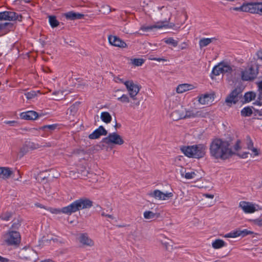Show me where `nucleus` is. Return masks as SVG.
Returning <instances> with one entry per match:
<instances>
[{"mask_svg": "<svg viewBox=\"0 0 262 262\" xmlns=\"http://www.w3.org/2000/svg\"><path fill=\"white\" fill-rule=\"evenodd\" d=\"M209 150L211 158L216 160L225 161L235 154L229 141L218 138L211 140Z\"/></svg>", "mask_w": 262, "mask_h": 262, "instance_id": "obj_1", "label": "nucleus"}, {"mask_svg": "<svg viewBox=\"0 0 262 262\" xmlns=\"http://www.w3.org/2000/svg\"><path fill=\"white\" fill-rule=\"evenodd\" d=\"M207 146L204 144H199L192 146H183L181 148L182 152L189 158L200 159L206 154Z\"/></svg>", "mask_w": 262, "mask_h": 262, "instance_id": "obj_2", "label": "nucleus"}, {"mask_svg": "<svg viewBox=\"0 0 262 262\" xmlns=\"http://www.w3.org/2000/svg\"><path fill=\"white\" fill-rule=\"evenodd\" d=\"M251 63L248 66V68L245 69L238 68L239 70L238 76L241 75V79L243 81L252 80L256 78L258 74V65L255 63V61H251Z\"/></svg>", "mask_w": 262, "mask_h": 262, "instance_id": "obj_3", "label": "nucleus"}, {"mask_svg": "<svg viewBox=\"0 0 262 262\" xmlns=\"http://www.w3.org/2000/svg\"><path fill=\"white\" fill-rule=\"evenodd\" d=\"M68 208V212L71 214L80 210L90 208L93 206V202L86 198H81L74 201Z\"/></svg>", "mask_w": 262, "mask_h": 262, "instance_id": "obj_4", "label": "nucleus"}, {"mask_svg": "<svg viewBox=\"0 0 262 262\" xmlns=\"http://www.w3.org/2000/svg\"><path fill=\"white\" fill-rule=\"evenodd\" d=\"M21 241L20 233L15 230H10L5 235V242L8 245L18 246Z\"/></svg>", "mask_w": 262, "mask_h": 262, "instance_id": "obj_5", "label": "nucleus"}, {"mask_svg": "<svg viewBox=\"0 0 262 262\" xmlns=\"http://www.w3.org/2000/svg\"><path fill=\"white\" fill-rule=\"evenodd\" d=\"M223 62V73L231 79V80L233 81L238 78V74L239 70L238 68L231 66L227 62Z\"/></svg>", "mask_w": 262, "mask_h": 262, "instance_id": "obj_6", "label": "nucleus"}, {"mask_svg": "<svg viewBox=\"0 0 262 262\" xmlns=\"http://www.w3.org/2000/svg\"><path fill=\"white\" fill-rule=\"evenodd\" d=\"M102 141L107 145L113 144L121 145L124 142L122 137L116 133L110 134L107 137L104 138Z\"/></svg>", "mask_w": 262, "mask_h": 262, "instance_id": "obj_7", "label": "nucleus"}, {"mask_svg": "<svg viewBox=\"0 0 262 262\" xmlns=\"http://www.w3.org/2000/svg\"><path fill=\"white\" fill-rule=\"evenodd\" d=\"M124 85L128 92L130 97L134 100H136V96L139 93L141 86L135 84L133 80L125 81Z\"/></svg>", "mask_w": 262, "mask_h": 262, "instance_id": "obj_8", "label": "nucleus"}, {"mask_svg": "<svg viewBox=\"0 0 262 262\" xmlns=\"http://www.w3.org/2000/svg\"><path fill=\"white\" fill-rule=\"evenodd\" d=\"M241 93L242 91L240 88H235L227 97L225 100L226 102L235 104L238 101V99L241 97Z\"/></svg>", "mask_w": 262, "mask_h": 262, "instance_id": "obj_9", "label": "nucleus"}, {"mask_svg": "<svg viewBox=\"0 0 262 262\" xmlns=\"http://www.w3.org/2000/svg\"><path fill=\"white\" fill-rule=\"evenodd\" d=\"M148 195L159 200H166L167 198H171L173 196V193L172 192L164 193L159 190L156 189L150 192Z\"/></svg>", "mask_w": 262, "mask_h": 262, "instance_id": "obj_10", "label": "nucleus"}, {"mask_svg": "<svg viewBox=\"0 0 262 262\" xmlns=\"http://www.w3.org/2000/svg\"><path fill=\"white\" fill-rule=\"evenodd\" d=\"M109 43L113 46L120 48L127 47V44L119 37L115 35H109L108 37Z\"/></svg>", "mask_w": 262, "mask_h": 262, "instance_id": "obj_11", "label": "nucleus"}, {"mask_svg": "<svg viewBox=\"0 0 262 262\" xmlns=\"http://www.w3.org/2000/svg\"><path fill=\"white\" fill-rule=\"evenodd\" d=\"M248 9L249 13L262 15V3H248Z\"/></svg>", "mask_w": 262, "mask_h": 262, "instance_id": "obj_12", "label": "nucleus"}, {"mask_svg": "<svg viewBox=\"0 0 262 262\" xmlns=\"http://www.w3.org/2000/svg\"><path fill=\"white\" fill-rule=\"evenodd\" d=\"M169 19L170 18H169L168 20L157 22V24L154 25H150L147 26H143L140 28V30H142L144 32H147L154 29H161L163 27H166L168 26L167 24Z\"/></svg>", "mask_w": 262, "mask_h": 262, "instance_id": "obj_13", "label": "nucleus"}, {"mask_svg": "<svg viewBox=\"0 0 262 262\" xmlns=\"http://www.w3.org/2000/svg\"><path fill=\"white\" fill-rule=\"evenodd\" d=\"M239 206L246 213H252L257 210L254 205L248 202L242 201L239 203Z\"/></svg>", "mask_w": 262, "mask_h": 262, "instance_id": "obj_14", "label": "nucleus"}, {"mask_svg": "<svg viewBox=\"0 0 262 262\" xmlns=\"http://www.w3.org/2000/svg\"><path fill=\"white\" fill-rule=\"evenodd\" d=\"M4 20L14 21L18 20V21H21L22 16L21 15H19L17 13L12 11H4Z\"/></svg>", "mask_w": 262, "mask_h": 262, "instance_id": "obj_15", "label": "nucleus"}, {"mask_svg": "<svg viewBox=\"0 0 262 262\" xmlns=\"http://www.w3.org/2000/svg\"><path fill=\"white\" fill-rule=\"evenodd\" d=\"M78 241L83 246L92 247L94 246V242L89 237L86 233H81L78 237Z\"/></svg>", "mask_w": 262, "mask_h": 262, "instance_id": "obj_16", "label": "nucleus"}, {"mask_svg": "<svg viewBox=\"0 0 262 262\" xmlns=\"http://www.w3.org/2000/svg\"><path fill=\"white\" fill-rule=\"evenodd\" d=\"M107 134V131L104 128L103 126H100L92 134L89 135V138L91 139H98L102 135L106 136Z\"/></svg>", "mask_w": 262, "mask_h": 262, "instance_id": "obj_17", "label": "nucleus"}, {"mask_svg": "<svg viewBox=\"0 0 262 262\" xmlns=\"http://www.w3.org/2000/svg\"><path fill=\"white\" fill-rule=\"evenodd\" d=\"M21 119L32 120L37 119L39 117L38 113L33 111H28L27 112L21 113L20 114Z\"/></svg>", "mask_w": 262, "mask_h": 262, "instance_id": "obj_18", "label": "nucleus"}, {"mask_svg": "<svg viewBox=\"0 0 262 262\" xmlns=\"http://www.w3.org/2000/svg\"><path fill=\"white\" fill-rule=\"evenodd\" d=\"M69 207V206L64 207L62 208L61 209H58V208H54L52 207H49L46 210L50 211L51 213L53 214H59L61 213L68 214V215H71L70 211L68 212V208Z\"/></svg>", "mask_w": 262, "mask_h": 262, "instance_id": "obj_19", "label": "nucleus"}, {"mask_svg": "<svg viewBox=\"0 0 262 262\" xmlns=\"http://www.w3.org/2000/svg\"><path fill=\"white\" fill-rule=\"evenodd\" d=\"M194 86L190 84L184 83L179 84L177 88V92L178 93H183L186 91L193 90Z\"/></svg>", "mask_w": 262, "mask_h": 262, "instance_id": "obj_20", "label": "nucleus"}, {"mask_svg": "<svg viewBox=\"0 0 262 262\" xmlns=\"http://www.w3.org/2000/svg\"><path fill=\"white\" fill-rule=\"evenodd\" d=\"M67 19L70 20L79 19L83 17L84 15L79 13L74 12L73 11L69 12L64 14Z\"/></svg>", "mask_w": 262, "mask_h": 262, "instance_id": "obj_21", "label": "nucleus"}, {"mask_svg": "<svg viewBox=\"0 0 262 262\" xmlns=\"http://www.w3.org/2000/svg\"><path fill=\"white\" fill-rule=\"evenodd\" d=\"M213 97L210 94H206L201 96L199 98V102L202 104H208L212 101Z\"/></svg>", "mask_w": 262, "mask_h": 262, "instance_id": "obj_22", "label": "nucleus"}, {"mask_svg": "<svg viewBox=\"0 0 262 262\" xmlns=\"http://www.w3.org/2000/svg\"><path fill=\"white\" fill-rule=\"evenodd\" d=\"M13 173L12 171L8 167H0V178L7 179Z\"/></svg>", "mask_w": 262, "mask_h": 262, "instance_id": "obj_23", "label": "nucleus"}, {"mask_svg": "<svg viewBox=\"0 0 262 262\" xmlns=\"http://www.w3.org/2000/svg\"><path fill=\"white\" fill-rule=\"evenodd\" d=\"M182 115H185V110L183 108L175 110L171 113V116L173 117V119L176 120L184 119L185 118L180 117Z\"/></svg>", "mask_w": 262, "mask_h": 262, "instance_id": "obj_24", "label": "nucleus"}, {"mask_svg": "<svg viewBox=\"0 0 262 262\" xmlns=\"http://www.w3.org/2000/svg\"><path fill=\"white\" fill-rule=\"evenodd\" d=\"M221 74H224L222 62L215 66L212 71V74L214 76H219Z\"/></svg>", "mask_w": 262, "mask_h": 262, "instance_id": "obj_25", "label": "nucleus"}, {"mask_svg": "<svg viewBox=\"0 0 262 262\" xmlns=\"http://www.w3.org/2000/svg\"><path fill=\"white\" fill-rule=\"evenodd\" d=\"M143 216L146 219H157L160 216V213H154L150 211H146L144 212Z\"/></svg>", "mask_w": 262, "mask_h": 262, "instance_id": "obj_26", "label": "nucleus"}, {"mask_svg": "<svg viewBox=\"0 0 262 262\" xmlns=\"http://www.w3.org/2000/svg\"><path fill=\"white\" fill-rule=\"evenodd\" d=\"M214 38H203L201 39L199 41V46L200 48H202L203 47H206L208 45H209L213 40H214Z\"/></svg>", "mask_w": 262, "mask_h": 262, "instance_id": "obj_27", "label": "nucleus"}, {"mask_svg": "<svg viewBox=\"0 0 262 262\" xmlns=\"http://www.w3.org/2000/svg\"><path fill=\"white\" fill-rule=\"evenodd\" d=\"M100 118L102 121L106 123H110L112 120V116L107 112L101 113Z\"/></svg>", "mask_w": 262, "mask_h": 262, "instance_id": "obj_28", "label": "nucleus"}, {"mask_svg": "<svg viewBox=\"0 0 262 262\" xmlns=\"http://www.w3.org/2000/svg\"><path fill=\"white\" fill-rule=\"evenodd\" d=\"M225 246V242L221 239H215L212 243V246L214 249H220Z\"/></svg>", "mask_w": 262, "mask_h": 262, "instance_id": "obj_29", "label": "nucleus"}, {"mask_svg": "<svg viewBox=\"0 0 262 262\" xmlns=\"http://www.w3.org/2000/svg\"><path fill=\"white\" fill-rule=\"evenodd\" d=\"M49 21L52 28L57 27L59 24V21L56 19V17L54 15L49 16Z\"/></svg>", "mask_w": 262, "mask_h": 262, "instance_id": "obj_30", "label": "nucleus"}, {"mask_svg": "<svg viewBox=\"0 0 262 262\" xmlns=\"http://www.w3.org/2000/svg\"><path fill=\"white\" fill-rule=\"evenodd\" d=\"M255 94L252 92L246 93L244 95L245 101L248 102L255 99Z\"/></svg>", "mask_w": 262, "mask_h": 262, "instance_id": "obj_31", "label": "nucleus"}, {"mask_svg": "<svg viewBox=\"0 0 262 262\" xmlns=\"http://www.w3.org/2000/svg\"><path fill=\"white\" fill-rule=\"evenodd\" d=\"M195 117L207 118L209 117V113L205 110H199L195 111Z\"/></svg>", "mask_w": 262, "mask_h": 262, "instance_id": "obj_32", "label": "nucleus"}, {"mask_svg": "<svg viewBox=\"0 0 262 262\" xmlns=\"http://www.w3.org/2000/svg\"><path fill=\"white\" fill-rule=\"evenodd\" d=\"M241 115L244 117L250 116L252 113V110L250 107H245L241 111Z\"/></svg>", "mask_w": 262, "mask_h": 262, "instance_id": "obj_33", "label": "nucleus"}, {"mask_svg": "<svg viewBox=\"0 0 262 262\" xmlns=\"http://www.w3.org/2000/svg\"><path fill=\"white\" fill-rule=\"evenodd\" d=\"M21 225V222L19 219H15L12 221V224L10 230H15L18 229Z\"/></svg>", "mask_w": 262, "mask_h": 262, "instance_id": "obj_34", "label": "nucleus"}, {"mask_svg": "<svg viewBox=\"0 0 262 262\" xmlns=\"http://www.w3.org/2000/svg\"><path fill=\"white\" fill-rule=\"evenodd\" d=\"M117 99L122 103H129L130 102V99L126 94H123L120 96H118Z\"/></svg>", "mask_w": 262, "mask_h": 262, "instance_id": "obj_35", "label": "nucleus"}, {"mask_svg": "<svg viewBox=\"0 0 262 262\" xmlns=\"http://www.w3.org/2000/svg\"><path fill=\"white\" fill-rule=\"evenodd\" d=\"M78 104L77 103L72 105L68 110L67 114L69 113L70 115H74L77 111Z\"/></svg>", "mask_w": 262, "mask_h": 262, "instance_id": "obj_36", "label": "nucleus"}, {"mask_svg": "<svg viewBox=\"0 0 262 262\" xmlns=\"http://www.w3.org/2000/svg\"><path fill=\"white\" fill-rule=\"evenodd\" d=\"M12 214L9 212H6L5 213H3L0 215V219L4 221H9L10 219L12 217Z\"/></svg>", "mask_w": 262, "mask_h": 262, "instance_id": "obj_37", "label": "nucleus"}, {"mask_svg": "<svg viewBox=\"0 0 262 262\" xmlns=\"http://www.w3.org/2000/svg\"><path fill=\"white\" fill-rule=\"evenodd\" d=\"M195 112L193 111H185V115H181L180 117L181 118H194L195 117Z\"/></svg>", "mask_w": 262, "mask_h": 262, "instance_id": "obj_38", "label": "nucleus"}, {"mask_svg": "<svg viewBox=\"0 0 262 262\" xmlns=\"http://www.w3.org/2000/svg\"><path fill=\"white\" fill-rule=\"evenodd\" d=\"M37 93H39V91H31L30 92L26 93L25 94V96H26L27 99L30 100L35 97L37 96Z\"/></svg>", "mask_w": 262, "mask_h": 262, "instance_id": "obj_39", "label": "nucleus"}, {"mask_svg": "<svg viewBox=\"0 0 262 262\" xmlns=\"http://www.w3.org/2000/svg\"><path fill=\"white\" fill-rule=\"evenodd\" d=\"M235 11H243L245 12H248V3L246 4H243L241 7H235L233 9Z\"/></svg>", "mask_w": 262, "mask_h": 262, "instance_id": "obj_40", "label": "nucleus"}, {"mask_svg": "<svg viewBox=\"0 0 262 262\" xmlns=\"http://www.w3.org/2000/svg\"><path fill=\"white\" fill-rule=\"evenodd\" d=\"M164 42L167 44L171 45L172 46L176 47L178 45V41L175 40L173 38L169 37L165 39Z\"/></svg>", "mask_w": 262, "mask_h": 262, "instance_id": "obj_41", "label": "nucleus"}, {"mask_svg": "<svg viewBox=\"0 0 262 262\" xmlns=\"http://www.w3.org/2000/svg\"><path fill=\"white\" fill-rule=\"evenodd\" d=\"M239 236H242L245 237L247 235L249 234H252L253 233V232L249 231L247 229H244V230H238Z\"/></svg>", "mask_w": 262, "mask_h": 262, "instance_id": "obj_42", "label": "nucleus"}, {"mask_svg": "<svg viewBox=\"0 0 262 262\" xmlns=\"http://www.w3.org/2000/svg\"><path fill=\"white\" fill-rule=\"evenodd\" d=\"M164 238L166 239V237L163 234H160L159 235L158 239L159 242H160L167 249L169 245V243L164 241Z\"/></svg>", "mask_w": 262, "mask_h": 262, "instance_id": "obj_43", "label": "nucleus"}, {"mask_svg": "<svg viewBox=\"0 0 262 262\" xmlns=\"http://www.w3.org/2000/svg\"><path fill=\"white\" fill-rule=\"evenodd\" d=\"M144 62V60L142 58H135L132 60V63L136 66H141Z\"/></svg>", "mask_w": 262, "mask_h": 262, "instance_id": "obj_44", "label": "nucleus"}, {"mask_svg": "<svg viewBox=\"0 0 262 262\" xmlns=\"http://www.w3.org/2000/svg\"><path fill=\"white\" fill-rule=\"evenodd\" d=\"M41 146H40L39 144H36L32 142H29L28 144H27V149H30L31 150L37 149L39 147H40Z\"/></svg>", "mask_w": 262, "mask_h": 262, "instance_id": "obj_45", "label": "nucleus"}, {"mask_svg": "<svg viewBox=\"0 0 262 262\" xmlns=\"http://www.w3.org/2000/svg\"><path fill=\"white\" fill-rule=\"evenodd\" d=\"M239 233L238 230H236V231H233L232 232H231L228 234H227L225 237H232V238H235L236 237L239 236Z\"/></svg>", "mask_w": 262, "mask_h": 262, "instance_id": "obj_46", "label": "nucleus"}, {"mask_svg": "<svg viewBox=\"0 0 262 262\" xmlns=\"http://www.w3.org/2000/svg\"><path fill=\"white\" fill-rule=\"evenodd\" d=\"M56 124L47 125L41 127L40 129L42 130H46V129H48L51 130H53L56 128Z\"/></svg>", "mask_w": 262, "mask_h": 262, "instance_id": "obj_47", "label": "nucleus"}, {"mask_svg": "<svg viewBox=\"0 0 262 262\" xmlns=\"http://www.w3.org/2000/svg\"><path fill=\"white\" fill-rule=\"evenodd\" d=\"M196 174L194 171L186 172L184 177L186 179H191L194 178Z\"/></svg>", "mask_w": 262, "mask_h": 262, "instance_id": "obj_48", "label": "nucleus"}, {"mask_svg": "<svg viewBox=\"0 0 262 262\" xmlns=\"http://www.w3.org/2000/svg\"><path fill=\"white\" fill-rule=\"evenodd\" d=\"M247 145L249 149L253 147V143L249 136L247 137Z\"/></svg>", "mask_w": 262, "mask_h": 262, "instance_id": "obj_49", "label": "nucleus"}, {"mask_svg": "<svg viewBox=\"0 0 262 262\" xmlns=\"http://www.w3.org/2000/svg\"><path fill=\"white\" fill-rule=\"evenodd\" d=\"M6 26H9L10 28L13 27V25L11 23H5L4 24H0V31L6 28Z\"/></svg>", "mask_w": 262, "mask_h": 262, "instance_id": "obj_50", "label": "nucleus"}, {"mask_svg": "<svg viewBox=\"0 0 262 262\" xmlns=\"http://www.w3.org/2000/svg\"><path fill=\"white\" fill-rule=\"evenodd\" d=\"M81 153H84V150L80 148L75 149L72 152L74 155H79Z\"/></svg>", "mask_w": 262, "mask_h": 262, "instance_id": "obj_51", "label": "nucleus"}, {"mask_svg": "<svg viewBox=\"0 0 262 262\" xmlns=\"http://www.w3.org/2000/svg\"><path fill=\"white\" fill-rule=\"evenodd\" d=\"M29 151V149H27V144H26L22 148L20 149V152L22 153V156H24L25 154H26Z\"/></svg>", "mask_w": 262, "mask_h": 262, "instance_id": "obj_52", "label": "nucleus"}, {"mask_svg": "<svg viewBox=\"0 0 262 262\" xmlns=\"http://www.w3.org/2000/svg\"><path fill=\"white\" fill-rule=\"evenodd\" d=\"M241 141L237 140L235 143V144L234 145V149L235 150L237 151L241 149Z\"/></svg>", "mask_w": 262, "mask_h": 262, "instance_id": "obj_53", "label": "nucleus"}, {"mask_svg": "<svg viewBox=\"0 0 262 262\" xmlns=\"http://www.w3.org/2000/svg\"><path fill=\"white\" fill-rule=\"evenodd\" d=\"M114 80L116 82H120V83H123L124 84V82H125V81H124L123 80V79L120 78L118 76L114 77Z\"/></svg>", "mask_w": 262, "mask_h": 262, "instance_id": "obj_54", "label": "nucleus"}, {"mask_svg": "<svg viewBox=\"0 0 262 262\" xmlns=\"http://www.w3.org/2000/svg\"><path fill=\"white\" fill-rule=\"evenodd\" d=\"M254 224L259 226H262V218L257 219L254 220Z\"/></svg>", "mask_w": 262, "mask_h": 262, "instance_id": "obj_55", "label": "nucleus"}, {"mask_svg": "<svg viewBox=\"0 0 262 262\" xmlns=\"http://www.w3.org/2000/svg\"><path fill=\"white\" fill-rule=\"evenodd\" d=\"M254 116H258L259 117H262V110H255L254 112Z\"/></svg>", "mask_w": 262, "mask_h": 262, "instance_id": "obj_56", "label": "nucleus"}, {"mask_svg": "<svg viewBox=\"0 0 262 262\" xmlns=\"http://www.w3.org/2000/svg\"><path fill=\"white\" fill-rule=\"evenodd\" d=\"M101 215L102 216L107 217L112 220L114 219V217L113 215L106 214L104 212H102Z\"/></svg>", "mask_w": 262, "mask_h": 262, "instance_id": "obj_57", "label": "nucleus"}, {"mask_svg": "<svg viewBox=\"0 0 262 262\" xmlns=\"http://www.w3.org/2000/svg\"><path fill=\"white\" fill-rule=\"evenodd\" d=\"M250 150H251L254 153V156H256L259 155V151L257 148L253 147L252 149H250Z\"/></svg>", "mask_w": 262, "mask_h": 262, "instance_id": "obj_58", "label": "nucleus"}, {"mask_svg": "<svg viewBox=\"0 0 262 262\" xmlns=\"http://www.w3.org/2000/svg\"><path fill=\"white\" fill-rule=\"evenodd\" d=\"M256 55L258 58L262 60V49H260L257 52Z\"/></svg>", "mask_w": 262, "mask_h": 262, "instance_id": "obj_59", "label": "nucleus"}, {"mask_svg": "<svg viewBox=\"0 0 262 262\" xmlns=\"http://www.w3.org/2000/svg\"><path fill=\"white\" fill-rule=\"evenodd\" d=\"M180 172L181 173V175L182 176V177H184L185 176V173L186 172V169L182 167H181V169H180Z\"/></svg>", "mask_w": 262, "mask_h": 262, "instance_id": "obj_60", "label": "nucleus"}, {"mask_svg": "<svg viewBox=\"0 0 262 262\" xmlns=\"http://www.w3.org/2000/svg\"><path fill=\"white\" fill-rule=\"evenodd\" d=\"M35 205L37 207L40 208H43V209H45L48 208H46L44 205H42V204H41L40 203H35Z\"/></svg>", "mask_w": 262, "mask_h": 262, "instance_id": "obj_61", "label": "nucleus"}, {"mask_svg": "<svg viewBox=\"0 0 262 262\" xmlns=\"http://www.w3.org/2000/svg\"><path fill=\"white\" fill-rule=\"evenodd\" d=\"M249 154V152H244L242 155L238 154V156H239L242 158H246L248 157V155Z\"/></svg>", "mask_w": 262, "mask_h": 262, "instance_id": "obj_62", "label": "nucleus"}, {"mask_svg": "<svg viewBox=\"0 0 262 262\" xmlns=\"http://www.w3.org/2000/svg\"><path fill=\"white\" fill-rule=\"evenodd\" d=\"M0 261L1 262H10V260L8 258L0 256Z\"/></svg>", "mask_w": 262, "mask_h": 262, "instance_id": "obj_63", "label": "nucleus"}, {"mask_svg": "<svg viewBox=\"0 0 262 262\" xmlns=\"http://www.w3.org/2000/svg\"><path fill=\"white\" fill-rule=\"evenodd\" d=\"M151 59L153 60H155V61H166V59H165L164 58H151Z\"/></svg>", "mask_w": 262, "mask_h": 262, "instance_id": "obj_64", "label": "nucleus"}]
</instances>
